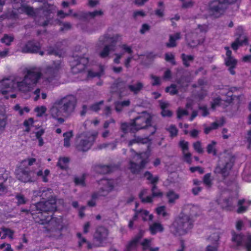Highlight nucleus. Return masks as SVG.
<instances>
[{"mask_svg":"<svg viewBox=\"0 0 251 251\" xmlns=\"http://www.w3.org/2000/svg\"><path fill=\"white\" fill-rule=\"evenodd\" d=\"M193 148L194 150L198 153H201L203 151V148L201 147V143L199 141H197L193 143Z\"/></svg>","mask_w":251,"mask_h":251,"instance_id":"49","label":"nucleus"},{"mask_svg":"<svg viewBox=\"0 0 251 251\" xmlns=\"http://www.w3.org/2000/svg\"><path fill=\"white\" fill-rule=\"evenodd\" d=\"M70 62L73 73L76 74L85 70L88 64V60L87 57H80L76 56Z\"/></svg>","mask_w":251,"mask_h":251,"instance_id":"13","label":"nucleus"},{"mask_svg":"<svg viewBox=\"0 0 251 251\" xmlns=\"http://www.w3.org/2000/svg\"><path fill=\"white\" fill-rule=\"evenodd\" d=\"M229 3L228 0H214L211 1L209 4V14L215 18L220 17L224 14Z\"/></svg>","mask_w":251,"mask_h":251,"instance_id":"8","label":"nucleus"},{"mask_svg":"<svg viewBox=\"0 0 251 251\" xmlns=\"http://www.w3.org/2000/svg\"><path fill=\"white\" fill-rule=\"evenodd\" d=\"M75 181L76 184L83 186L85 184L84 176H83L76 177L75 179Z\"/></svg>","mask_w":251,"mask_h":251,"instance_id":"58","label":"nucleus"},{"mask_svg":"<svg viewBox=\"0 0 251 251\" xmlns=\"http://www.w3.org/2000/svg\"><path fill=\"white\" fill-rule=\"evenodd\" d=\"M179 146L181 147L183 152L188 151L189 143L184 140H181L179 142Z\"/></svg>","mask_w":251,"mask_h":251,"instance_id":"51","label":"nucleus"},{"mask_svg":"<svg viewBox=\"0 0 251 251\" xmlns=\"http://www.w3.org/2000/svg\"><path fill=\"white\" fill-rule=\"evenodd\" d=\"M166 197L170 203H175L176 201L179 198V195L173 191L168 192L166 194Z\"/></svg>","mask_w":251,"mask_h":251,"instance_id":"30","label":"nucleus"},{"mask_svg":"<svg viewBox=\"0 0 251 251\" xmlns=\"http://www.w3.org/2000/svg\"><path fill=\"white\" fill-rule=\"evenodd\" d=\"M7 124V119L6 117L2 119H0V134L1 133L6 126Z\"/></svg>","mask_w":251,"mask_h":251,"instance_id":"54","label":"nucleus"},{"mask_svg":"<svg viewBox=\"0 0 251 251\" xmlns=\"http://www.w3.org/2000/svg\"><path fill=\"white\" fill-rule=\"evenodd\" d=\"M97 135V133L92 135H90L89 133H83L78 136L76 138V142L78 143L77 145L78 150L82 151L88 150Z\"/></svg>","mask_w":251,"mask_h":251,"instance_id":"11","label":"nucleus"},{"mask_svg":"<svg viewBox=\"0 0 251 251\" xmlns=\"http://www.w3.org/2000/svg\"><path fill=\"white\" fill-rule=\"evenodd\" d=\"M1 230L3 233V235L1 238L2 239H5L6 237H8L11 240L13 239L14 231L6 228H2Z\"/></svg>","mask_w":251,"mask_h":251,"instance_id":"35","label":"nucleus"},{"mask_svg":"<svg viewBox=\"0 0 251 251\" xmlns=\"http://www.w3.org/2000/svg\"><path fill=\"white\" fill-rule=\"evenodd\" d=\"M151 78L152 79L151 83L153 85H158L160 83L161 79L159 77L151 75Z\"/></svg>","mask_w":251,"mask_h":251,"instance_id":"61","label":"nucleus"},{"mask_svg":"<svg viewBox=\"0 0 251 251\" xmlns=\"http://www.w3.org/2000/svg\"><path fill=\"white\" fill-rule=\"evenodd\" d=\"M0 249L3 250V251H13L11 245L7 243H3L0 245Z\"/></svg>","mask_w":251,"mask_h":251,"instance_id":"57","label":"nucleus"},{"mask_svg":"<svg viewBox=\"0 0 251 251\" xmlns=\"http://www.w3.org/2000/svg\"><path fill=\"white\" fill-rule=\"evenodd\" d=\"M193 5L194 2L192 0H189L187 1H184L182 3V6L183 8H187L191 7Z\"/></svg>","mask_w":251,"mask_h":251,"instance_id":"64","label":"nucleus"},{"mask_svg":"<svg viewBox=\"0 0 251 251\" xmlns=\"http://www.w3.org/2000/svg\"><path fill=\"white\" fill-rule=\"evenodd\" d=\"M16 199L18 201V204H25L26 202V200L22 195H17L16 196Z\"/></svg>","mask_w":251,"mask_h":251,"instance_id":"59","label":"nucleus"},{"mask_svg":"<svg viewBox=\"0 0 251 251\" xmlns=\"http://www.w3.org/2000/svg\"><path fill=\"white\" fill-rule=\"evenodd\" d=\"M150 142V140L148 138H141L138 137L135 138L134 140L130 141L129 143V145H132L135 143L148 144Z\"/></svg>","mask_w":251,"mask_h":251,"instance_id":"45","label":"nucleus"},{"mask_svg":"<svg viewBox=\"0 0 251 251\" xmlns=\"http://www.w3.org/2000/svg\"><path fill=\"white\" fill-rule=\"evenodd\" d=\"M207 30L208 26L206 25H199L195 33L187 35L186 40L188 44L191 47H195L202 43L204 40L203 33Z\"/></svg>","mask_w":251,"mask_h":251,"instance_id":"10","label":"nucleus"},{"mask_svg":"<svg viewBox=\"0 0 251 251\" xmlns=\"http://www.w3.org/2000/svg\"><path fill=\"white\" fill-rule=\"evenodd\" d=\"M76 99L73 96H69L56 100L50 109L51 117L58 123L62 124L64 118L74 111L75 108Z\"/></svg>","mask_w":251,"mask_h":251,"instance_id":"2","label":"nucleus"},{"mask_svg":"<svg viewBox=\"0 0 251 251\" xmlns=\"http://www.w3.org/2000/svg\"><path fill=\"white\" fill-rule=\"evenodd\" d=\"M155 211L158 215L161 216L163 218L169 217L170 215L167 211L166 207L164 205L158 206L155 209Z\"/></svg>","mask_w":251,"mask_h":251,"instance_id":"31","label":"nucleus"},{"mask_svg":"<svg viewBox=\"0 0 251 251\" xmlns=\"http://www.w3.org/2000/svg\"><path fill=\"white\" fill-rule=\"evenodd\" d=\"M121 48L123 50H124L126 52H127L129 54H131L132 53V50L131 47L127 46L126 44H123L121 46Z\"/></svg>","mask_w":251,"mask_h":251,"instance_id":"62","label":"nucleus"},{"mask_svg":"<svg viewBox=\"0 0 251 251\" xmlns=\"http://www.w3.org/2000/svg\"><path fill=\"white\" fill-rule=\"evenodd\" d=\"M217 143L215 141H212L207 146V151L209 154L215 155L216 154V146Z\"/></svg>","mask_w":251,"mask_h":251,"instance_id":"37","label":"nucleus"},{"mask_svg":"<svg viewBox=\"0 0 251 251\" xmlns=\"http://www.w3.org/2000/svg\"><path fill=\"white\" fill-rule=\"evenodd\" d=\"M41 73L37 70H29L24 78L10 77L0 82V92L6 99L15 98L13 91L17 88L23 93L30 92L41 78Z\"/></svg>","mask_w":251,"mask_h":251,"instance_id":"1","label":"nucleus"},{"mask_svg":"<svg viewBox=\"0 0 251 251\" xmlns=\"http://www.w3.org/2000/svg\"><path fill=\"white\" fill-rule=\"evenodd\" d=\"M145 177L153 184L156 183L158 180V177L157 176H153L150 172H148L145 174Z\"/></svg>","mask_w":251,"mask_h":251,"instance_id":"43","label":"nucleus"},{"mask_svg":"<svg viewBox=\"0 0 251 251\" xmlns=\"http://www.w3.org/2000/svg\"><path fill=\"white\" fill-rule=\"evenodd\" d=\"M247 38L246 36H241L239 38L237 39L232 44V48L234 50H237L240 46L242 45L246 42Z\"/></svg>","mask_w":251,"mask_h":251,"instance_id":"29","label":"nucleus"},{"mask_svg":"<svg viewBox=\"0 0 251 251\" xmlns=\"http://www.w3.org/2000/svg\"><path fill=\"white\" fill-rule=\"evenodd\" d=\"M69 159L67 157L60 158L58 162L57 165L62 169H65L68 166Z\"/></svg>","mask_w":251,"mask_h":251,"instance_id":"38","label":"nucleus"},{"mask_svg":"<svg viewBox=\"0 0 251 251\" xmlns=\"http://www.w3.org/2000/svg\"><path fill=\"white\" fill-rule=\"evenodd\" d=\"M108 234V231L106 228L103 227H99L94 235L95 239L100 242L97 245L100 246L102 244L103 242L107 239Z\"/></svg>","mask_w":251,"mask_h":251,"instance_id":"19","label":"nucleus"},{"mask_svg":"<svg viewBox=\"0 0 251 251\" xmlns=\"http://www.w3.org/2000/svg\"><path fill=\"white\" fill-rule=\"evenodd\" d=\"M29 51L38 53L41 55H43L44 53L43 51L40 50V47L39 45H35L32 48L29 49Z\"/></svg>","mask_w":251,"mask_h":251,"instance_id":"52","label":"nucleus"},{"mask_svg":"<svg viewBox=\"0 0 251 251\" xmlns=\"http://www.w3.org/2000/svg\"><path fill=\"white\" fill-rule=\"evenodd\" d=\"M224 123V119L221 118L219 120L213 123L210 126H205L204 132L205 134H208L212 130L216 129L219 127L222 126Z\"/></svg>","mask_w":251,"mask_h":251,"instance_id":"23","label":"nucleus"},{"mask_svg":"<svg viewBox=\"0 0 251 251\" xmlns=\"http://www.w3.org/2000/svg\"><path fill=\"white\" fill-rule=\"evenodd\" d=\"M232 241L236 246L244 245L247 251H251V235L243 236L241 234L232 233Z\"/></svg>","mask_w":251,"mask_h":251,"instance_id":"12","label":"nucleus"},{"mask_svg":"<svg viewBox=\"0 0 251 251\" xmlns=\"http://www.w3.org/2000/svg\"><path fill=\"white\" fill-rule=\"evenodd\" d=\"M77 236L79 238L78 244L80 247H81L83 244H85L88 249L92 248L91 245L88 242L85 238L81 237V235L80 233L77 234Z\"/></svg>","mask_w":251,"mask_h":251,"instance_id":"44","label":"nucleus"},{"mask_svg":"<svg viewBox=\"0 0 251 251\" xmlns=\"http://www.w3.org/2000/svg\"><path fill=\"white\" fill-rule=\"evenodd\" d=\"M130 102L129 100L117 101L115 104V110L117 112L121 111L125 107L129 105Z\"/></svg>","mask_w":251,"mask_h":251,"instance_id":"27","label":"nucleus"},{"mask_svg":"<svg viewBox=\"0 0 251 251\" xmlns=\"http://www.w3.org/2000/svg\"><path fill=\"white\" fill-rule=\"evenodd\" d=\"M158 5L160 8L157 9L155 11V14L156 15L160 17H162L164 16V6L163 2L162 1H159L158 3Z\"/></svg>","mask_w":251,"mask_h":251,"instance_id":"46","label":"nucleus"},{"mask_svg":"<svg viewBox=\"0 0 251 251\" xmlns=\"http://www.w3.org/2000/svg\"><path fill=\"white\" fill-rule=\"evenodd\" d=\"M73 132L72 131L67 132L63 134L64 139V146L65 147H69L70 146V139L73 137Z\"/></svg>","mask_w":251,"mask_h":251,"instance_id":"34","label":"nucleus"},{"mask_svg":"<svg viewBox=\"0 0 251 251\" xmlns=\"http://www.w3.org/2000/svg\"><path fill=\"white\" fill-rule=\"evenodd\" d=\"M100 71L99 72H93L92 70H89L87 73L88 78L101 75L103 72V69L102 66L100 67Z\"/></svg>","mask_w":251,"mask_h":251,"instance_id":"39","label":"nucleus"},{"mask_svg":"<svg viewBox=\"0 0 251 251\" xmlns=\"http://www.w3.org/2000/svg\"><path fill=\"white\" fill-rule=\"evenodd\" d=\"M151 196H146L147 190L145 189L143 190L139 195V197L142 201L146 203L151 202L153 201V197L161 198L163 195V193L161 192L155 185H154L151 188Z\"/></svg>","mask_w":251,"mask_h":251,"instance_id":"14","label":"nucleus"},{"mask_svg":"<svg viewBox=\"0 0 251 251\" xmlns=\"http://www.w3.org/2000/svg\"><path fill=\"white\" fill-rule=\"evenodd\" d=\"M164 230V227L163 225L159 222H153L149 226V231L152 235L163 232Z\"/></svg>","mask_w":251,"mask_h":251,"instance_id":"21","label":"nucleus"},{"mask_svg":"<svg viewBox=\"0 0 251 251\" xmlns=\"http://www.w3.org/2000/svg\"><path fill=\"white\" fill-rule=\"evenodd\" d=\"M160 105L162 109L161 114L163 117H170L172 115L171 111L166 109L169 106V103L165 101H160Z\"/></svg>","mask_w":251,"mask_h":251,"instance_id":"28","label":"nucleus"},{"mask_svg":"<svg viewBox=\"0 0 251 251\" xmlns=\"http://www.w3.org/2000/svg\"><path fill=\"white\" fill-rule=\"evenodd\" d=\"M132 158L129 162L128 168L133 173H137L143 169L149 162V152H143L137 153L131 151Z\"/></svg>","mask_w":251,"mask_h":251,"instance_id":"5","label":"nucleus"},{"mask_svg":"<svg viewBox=\"0 0 251 251\" xmlns=\"http://www.w3.org/2000/svg\"><path fill=\"white\" fill-rule=\"evenodd\" d=\"M138 218H141L143 221L151 220L153 218L152 214H150L149 212L145 209H136L135 215L132 219L128 223V227L132 228L133 227V223Z\"/></svg>","mask_w":251,"mask_h":251,"instance_id":"15","label":"nucleus"},{"mask_svg":"<svg viewBox=\"0 0 251 251\" xmlns=\"http://www.w3.org/2000/svg\"><path fill=\"white\" fill-rule=\"evenodd\" d=\"M36 160L34 158H28L22 161L20 163V165L22 167H26V166H32L36 162Z\"/></svg>","mask_w":251,"mask_h":251,"instance_id":"42","label":"nucleus"},{"mask_svg":"<svg viewBox=\"0 0 251 251\" xmlns=\"http://www.w3.org/2000/svg\"><path fill=\"white\" fill-rule=\"evenodd\" d=\"M233 163V158L230 155L225 154L222 155L215 170V173L226 176L231 168Z\"/></svg>","mask_w":251,"mask_h":251,"instance_id":"9","label":"nucleus"},{"mask_svg":"<svg viewBox=\"0 0 251 251\" xmlns=\"http://www.w3.org/2000/svg\"><path fill=\"white\" fill-rule=\"evenodd\" d=\"M166 91L171 95L176 94L177 91L175 85H172L170 87L166 88Z\"/></svg>","mask_w":251,"mask_h":251,"instance_id":"56","label":"nucleus"},{"mask_svg":"<svg viewBox=\"0 0 251 251\" xmlns=\"http://www.w3.org/2000/svg\"><path fill=\"white\" fill-rule=\"evenodd\" d=\"M143 236V234L140 233L133 238L126 246V250L127 251H131L135 249L138 244L140 239Z\"/></svg>","mask_w":251,"mask_h":251,"instance_id":"25","label":"nucleus"},{"mask_svg":"<svg viewBox=\"0 0 251 251\" xmlns=\"http://www.w3.org/2000/svg\"><path fill=\"white\" fill-rule=\"evenodd\" d=\"M152 239H144L143 241L141 243V245L143 247V250H149L150 251H158L159 248L158 247H151V243Z\"/></svg>","mask_w":251,"mask_h":251,"instance_id":"24","label":"nucleus"},{"mask_svg":"<svg viewBox=\"0 0 251 251\" xmlns=\"http://www.w3.org/2000/svg\"><path fill=\"white\" fill-rule=\"evenodd\" d=\"M13 40V37L12 36H9L7 35H5L3 38L1 39L2 42L7 45H9Z\"/></svg>","mask_w":251,"mask_h":251,"instance_id":"53","label":"nucleus"},{"mask_svg":"<svg viewBox=\"0 0 251 251\" xmlns=\"http://www.w3.org/2000/svg\"><path fill=\"white\" fill-rule=\"evenodd\" d=\"M101 187L100 188L99 196H104L111 191L114 187V182L112 180L102 179L100 182Z\"/></svg>","mask_w":251,"mask_h":251,"instance_id":"16","label":"nucleus"},{"mask_svg":"<svg viewBox=\"0 0 251 251\" xmlns=\"http://www.w3.org/2000/svg\"><path fill=\"white\" fill-rule=\"evenodd\" d=\"M151 119L152 117L150 113L143 112L137 117L131 124H122L121 129L125 132H126L128 130L134 132L151 126Z\"/></svg>","mask_w":251,"mask_h":251,"instance_id":"4","label":"nucleus"},{"mask_svg":"<svg viewBox=\"0 0 251 251\" xmlns=\"http://www.w3.org/2000/svg\"><path fill=\"white\" fill-rule=\"evenodd\" d=\"M219 239V237L217 234H213L211 236L208 240L212 243V245H208L206 251H217Z\"/></svg>","mask_w":251,"mask_h":251,"instance_id":"22","label":"nucleus"},{"mask_svg":"<svg viewBox=\"0 0 251 251\" xmlns=\"http://www.w3.org/2000/svg\"><path fill=\"white\" fill-rule=\"evenodd\" d=\"M34 111L36 113L37 116L42 117L47 111V108L43 105L38 106L34 109Z\"/></svg>","mask_w":251,"mask_h":251,"instance_id":"41","label":"nucleus"},{"mask_svg":"<svg viewBox=\"0 0 251 251\" xmlns=\"http://www.w3.org/2000/svg\"><path fill=\"white\" fill-rule=\"evenodd\" d=\"M174 56L171 53H167L165 54V60L167 61L170 62L172 64H175Z\"/></svg>","mask_w":251,"mask_h":251,"instance_id":"60","label":"nucleus"},{"mask_svg":"<svg viewBox=\"0 0 251 251\" xmlns=\"http://www.w3.org/2000/svg\"><path fill=\"white\" fill-rule=\"evenodd\" d=\"M225 49L226 50V57L225 59V63L227 66L229 67V71L232 75H234L235 74V72L233 70V69L236 65L237 61L234 59L231 56V51L229 50L228 47H225Z\"/></svg>","mask_w":251,"mask_h":251,"instance_id":"18","label":"nucleus"},{"mask_svg":"<svg viewBox=\"0 0 251 251\" xmlns=\"http://www.w3.org/2000/svg\"><path fill=\"white\" fill-rule=\"evenodd\" d=\"M251 205V200L241 199L238 201V208L237 212L238 213H242L245 212L249 206Z\"/></svg>","mask_w":251,"mask_h":251,"instance_id":"20","label":"nucleus"},{"mask_svg":"<svg viewBox=\"0 0 251 251\" xmlns=\"http://www.w3.org/2000/svg\"><path fill=\"white\" fill-rule=\"evenodd\" d=\"M23 125L25 127V130L27 132L33 131L34 127H35V129L37 128L36 127L34 126V120L32 118L25 120Z\"/></svg>","mask_w":251,"mask_h":251,"instance_id":"26","label":"nucleus"},{"mask_svg":"<svg viewBox=\"0 0 251 251\" xmlns=\"http://www.w3.org/2000/svg\"><path fill=\"white\" fill-rule=\"evenodd\" d=\"M192 227L193 221L190 216L181 213L170 226V231L175 235H182L189 232Z\"/></svg>","mask_w":251,"mask_h":251,"instance_id":"3","label":"nucleus"},{"mask_svg":"<svg viewBox=\"0 0 251 251\" xmlns=\"http://www.w3.org/2000/svg\"><path fill=\"white\" fill-rule=\"evenodd\" d=\"M46 52L48 54H54L56 55H59L61 56L62 54L59 53V52H57L56 50H54L52 48H49L47 50Z\"/></svg>","mask_w":251,"mask_h":251,"instance_id":"63","label":"nucleus"},{"mask_svg":"<svg viewBox=\"0 0 251 251\" xmlns=\"http://www.w3.org/2000/svg\"><path fill=\"white\" fill-rule=\"evenodd\" d=\"M60 201H56L55 199H51L47 201H42L37 203L36 207L40 216L38 217L41 219V224H44L49 222L50 218L46 216L47 211H53L56 210L57 205Z\"/></svg>","mask_w":251,"mask_h":251,"instance_id":"6","label":"nucleus"},{"mask_svg":"<svg viewBox=\"0 0 251 251\" xmlns=\"http://www.w3.org/2000/svg\"><path fill=\"white\" fill-rule=\"evenodd\" d=\"M102 13L100 10L95 11L93 12H89L85 14V18H86V19H89L90 18H94L97 16L101 15Z\"/></svg>","mask_w":251,"mask_h":251,"instance_id":"47","label":"nucleus"},{"mask_svg":"<svg viewBox=\"0 0 251 251\" xmlns=\"http://www.w3.org/2000/svg\"><path fill=\"white\" fill-rule=\"evenodd\" d=\"M203 182L208 187L211 185V179L210 178V175L207 174L205 175L203 177Z\"/></svg>","mask_w":251,"mask_h":251,"instance_id":"55","label":"nucleus"},{"mask_svg":"<svg viewBox=\"0 0 251 251\" xmlns=\"http://www.w3.org/2000/svg\"><path fill=\"white\" fill-rule=\"evenodd\" d=\"M121 36L118 34L113 35L110 33H107L100 37L99 44H113L119 41Z\"/></svg>","mask_w":251,"mask_h":251,"instance_id":"17","label":"nucleus"},{"mask_svg":"<svg viewBox=\"0 0 251 251\" xmlns=\"http://www.w3.org/2000/svg\"><path fill=\"white\" fill-rule=\"evenodd\" d=\"M143 86V84L141 82H137L135 84L129 85L128 88L131 91L136 93L142 89Z\"/></svg>","mask_w":251,"mask_h":251,"instance_id":"40","label":"nucleus"},{"mask_svg":"<svg viewBox=\"0 0 251 251\" xmlns=\"http://www.w3.org/2000/svg\"><path fill=\"white\" fill-rule=\"evenodd\" d=\"M235 199L229 198L227 200L224 201L221 203V206L224 208H226L227 210H231L233 206Z\"/></svg>","mask_w":251,"mask_h":251,"instance_id":"32","label":"nucleus"},{"mask_svg":"<svg viewBox=\"0 0 251 251\" xmlns=\"http://www.w3.org/2000/svg\"><path fill=\"white\" fill-rule=\"evenodd\" d=\"M167 130L169 132L171 137L175 136L177 134V129L174 126L171 125L167 128Z\"/></svg>","mask_w":251,"mask_h":251,"instance_id":"48","label":"nucleus"},{"mask_svg":"<svg viewBox=\"0 0 251 251\" xmlns=\"http://www.w3.org/2000/svg\"><path fill=\"white\" fill-rule=\"evenodd\" d=\"M16 178L21 182L26 183L36 181L38 176L43 174L41 170L35 173L34 171L29 170L26 167H22L20 165L16 170Z\"/></svg>","mask_w":251,"mask_h":251,"instance_id":"7","label":"nucleus"},{"mask_svg":"<svg viewBox=\"0 0 251 251\" xmlns=\"http://www.w3.org/2000/svg\"><path fill=\"white\" fill-rule=\"evenodd\" d=\"M113 47L112 45H105L101 51H99V54L101 57H106L110 50H113Z\"/></svg>","mask_w":251,"mask_h":251,"instance_id":"36","label":"nucleus"},{"mask_svg":"<svg viewBox=\"0 0 251 251\" xmlns=\"http://www.w3.org/2000/svg\"><path fill=\"white\" fill-rule=\"evenodd\" d=\"M183 63L186 66H188L191 62L192 61L193 58L190 55H185L183 54L182 55Z\"/></svg>","mask_w":251,"mask_h":251,"instance_id":"50","label":"nucleus"},{"mask_svg":"<svg viewBox=\"0 0 251 251\" xmlns=\"http://www.w3.org/2000/svg\"><path fill=\"white\" fill-rule=\"evenodd\" d=\"M180 38L178 33H176L174 35H171L169 42L167 44L168 47H174L176 46V41Z\"/></svg>","mask_w":251,"mask_h":251,"instance_id":"33","label":"nucleus"}]
</instances>
